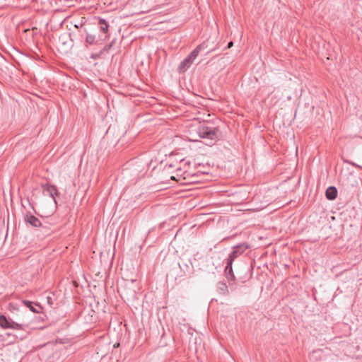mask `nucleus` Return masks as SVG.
<instances>
[{"label":"nucleus","instance_id":"nucleus-1","mask_svg":"<svg viewBox=\"0 0 362 362\" xmlns=\"http://www.w3.org/2000/svg\"><path fill=\"white\" fill-rule=\"evenodd\" d=\"M197 132L200 138L206 139L208 146H211L219 139L221 132L218 127L207 125L206 124H200L197 129Z\"/></svg>","mask_w":362,"mask_h":362},{"label":"nucleus","instance_id":"nucleus-2","mask_svg":"<svg viewBox=\"0 0 362 362\" xmlns=\"http://www.w3.org/2000/svg\"><path fill=\"white\" fill-rule=\"evenodd\" d=\"M206 48L205 44H200L198 45L184 60H182L177 67L179 73H184L193 64L194 60L197 57L199 53L202 49Z\"/></svg>","mask_w":362,"mask_h":362},{"label":"nucleus","instance_id":"nucleus-3","mask_svg":"<svg viewBox=\"0 0 362 362\" xmlns=\"http://www.w3.org/2000/svg\"><path fill=\"white\" fill-rule=\"evenodd\" d=\"M0 327L4 329H13L18 330H24L28 327L25 324H18L11 319L7 318L5 315H0Z\"/></svg>","mask_w":362,"mask_h":362},{"label":"nucleus","instance_id":"nucleus-4","mask_svg":"<svg viewBox=\"0 0 362 362\" xmlns=\"http://www.w3.org/2000/svg\"><path fill=\"white\" fill-rule=\"evenodd\" d=\"M24 221L25 223L30 224L33 227H46V222H42L39 218L32 215L30 213H28L24 216Z\"/></svg>","mask_w":362,"mask_h":362},{"label":"nucleus","instance_id":"nucleus-5","mask_svg":"<svg viewBox=\"0 0 362 362\" xmlns=\"http://www.w3.org/2000/svg\"><path fill=\"white\" fill-rule=\"evenodd\" d=\"M42 188L44 192H47L48 194L53 199L54 203L57 204L56 197L59 195L57 187L55 185L50 184L42 185Z\"/></svg>","mask_w":362,"mask_h":362},{"label":"nucleus","instance_id":"nucleus-6","mask_svg":"<svg viewBox=\"0 0 362 362\" xmlns=\"http://www.w3.org/2000/svg\"><path fill=\"white\" fill-rule=\"evenodd\" d=\"M248 246L245 244H240L233 248V251L230 253V257H232L233 259L239 257L241 254H243L247 249Z\"/></svg>","mask_w":362,"mask_h":362},{"label":"nucleus","instance_id":"nucleus-7","mask_svg":"<svg viewBox=\"0 0 362 362\" xmlns=\"http://www.w3.org/2000/svg\"><path fill=\"white\" fill-rule=\"evenodd\" d=\"M98 25L100 27V31L105 34L104 40H106L109 37L108 23L103 18H99Z\"/></svg>","mask_w":362,"mask_h":362},{"label":"nucleus","instance_id":"nucleus-8","mask_svg":"<svg viewBox=\"0 0 362 362\" xmlns=\"http://www.w3.org/2000/svg\"><path fill=\"white\" fill-rule=\"evenodd\" d=\"M326 198L329 200H334L337 197V189L334 186L329 187L325 192Z\"/></svg>","mask_w":362,"mask_h":362},{"label":"nucleus","instance_id":"nucleus-9","mask_svg":"<svg viewBox=\"0 0 362 362\" xmlns=\"http://www.w3.org/2000/svg\"><path fill=\"white\" fill-rule=\"evenodd\" d=\"M23 303L27 308H28L34 313H40L41 312L42 307L40 305L35 304V306L37 307V308H36L35 307H34L33 303L29 300H23Z\"/></svg>","mask_w":362,"mask_h":362},{"label":"nucleus","instance_id":"nucleus-10","mask_svg":"<svg viewBox=\"0 0 362 362\" xmlns=\"http://www.w3.org/2000/svg\"><path fill=\"white\" fill-rule=\"evenodd\" d=\"M217 292L221 295H228L229 293V291L226 284L223 281H219L217 284Z\"/></svg>","mask_w":362,"mask_h":362},{"label":"nucleus","instance_id":"nucleus-11","mask_svg":"<svg viewBox=\"0 0 362 362\" xmlns=\"http://www.w3.org/2000/svg\"><path fill=\"white\" fill-rule=\"evenodd\" d=\"M225 276L229 281H234L235 280V276L233 274V268L225 269Z\"/></svg>","mask_w":362,"mask_h":362},{"label":"nucleus","instance_id":"nucleus-12","mask_svg":"<svg viewBox=\"0 0 362 362\" xmlns=\"http://www.w3.org/2000/svg\"><path fill=\"white\" fill-rule=\"evenodd\" d=\"M53 219H54L53 217H48V216L46 218H42V222H44V221L46 222V223H45L46 227H43V228L49 229V225L54 224V223L52 222Z\"/></svg>","mask_w":362,"mask_h":362},{"label":"nucleus","instance_id":"nucleus-13","mask_svg":"<svg viewBox=\"0 0 362 362\" xmlns=\"http://www.w3.org/2000/svg\"><path fill=\"white\" fill-rule=\"evenodd\" d=\"M86 42L89 45H93L95 42V36L94 35L87 34Z\"/></svg>","mask_w":362,"mask_h":362},{"label":"nucleus","instance_id":"nucleus-14","mask_svg":"<svg viewBox=\"0 0 362 362\" xmlns=\"http://www.w3.org/2000/svg\"><path fill=\"white\" fill-rule=\"evenodd\" d=\"M115 43V40H112L110 44L106 45L101 50L100 54H103L105 52H108L109 50L112 48V45Z\"/></svg>","mask_w":362,"mask_h":362},{"label":"nucleus","instance_id":"nucleus-15","mask_svg":"<svg viewBox=\"0 0 362 362\" xmlns=\"http://www.w3.org/2000/svg\"><path fill=\"white\" fill-rule=\"evenodd\" d=\"M234 260L235 259H233L232 257H228L226 259V265L225 269H231Z\"/></svg>","mask_w":362,"mask_h":362},{"label":"nucleus","instance_id":"nucleus-16","mask_svg":"<svg viewBox=\"0 0 362 362\" xmlns=\"http://www.w3.org/2000/svg\"><path fill=\"white\" fill-rule=\"evenodd\" d=\"M102 55L103 54H100V52L99 53H97V54H92L90 56V58L93 59H97L100 58Z\"/></svg>","mask_w":362,"mask_h":362},{"label":"nucleus","instance_id":"nucleus-17","mask_svg":"<svg viewBox=\"0 0 362 362\" xmlns=\"http://www.w3.org/2000/svg\"><path fill=\"white\" fill-rule=\"evenodd\" d=\"M344 162L349 163L350 165H352V166H354V167H358L356 163H353V162H351V161H346V160H344Z\"/></svg>","mask_w":362,"mask_h":362},{"label":"nucleus","instance_id":"nucleus-18","mask_svg":"<svg viewBox=\"0 0 362 362\" xmlns=\"http://www.w3.org/2000/svg\"><path fill=\"white\" fill-rule=\"evenodd\" d=\"M233 45V42L232 41L229 42L227 47L230 48Z\"/></svg>","mask_w":362,"mask_h":362},{"label":"nucleus","instance_id":"nucleus-19","mask_svg":"<svg viewBox=\"0 0 362 362\" xmlns=\"http://www.w3.org/2000/svg\"><path fill=\"white\" fill-rule=\"evenodd\" d=\"M184 267H185L186 271H187V272H188L189 266H188L187 264H185L184 265Z\"/></svg>","mask_w":362,"mask_h":362},{"label":"nucleus","instance_id":"nucleus-20","mask_svg":"<svg viewBox=\"0 0 362 362\" xmlns=\"http://www.w3.org/2000/svg\"><path fill=\"white\" fill-rule=\"evenodd\" d=\"M119 346V343H116L114 344V348H117Z\"/></svg>","mask_w":362,"mask_h":362},{"label":"nucleus","instance_id":"nucleus-21","mask_svg":"<svg viewBox=\"0 0 362 362\" xmlns=\"http://www.w3.org/2000/svg\"><path fill=\"white\" fill-rule=\"evenodd\" d=\"M179 266H180V268L181 269V270H182L184 272L185 271V267L182 268V267L180 264H179Z\"/></svg>","mask_w":362,"mask_h":362},{"label":"nucleus","instance_id":"nucleus-22","mask_svg":"<svg viewBox=\"0 0 362 362\" xmlns=\"http://www.w3.org/2000/svg\"><path fill=\"white\" fill-rule=\"evenodd\" d=\"M180 171H181V169H180V168H177V175H179V173H180Z\"/></svg>","mask_w":362,"mask_h":362},{"label":"nucleus","instance_id":"nucleus-23","mask_svg":"<svg viewBox=\"0 0 362 362\" xmlns=\"http://www.w3.org/2000/svg\"><path fill=\"white\" fill-rule=\"evenodd\" d=\"M171 179L175 180V176H171Z\"/></svg>","mask_w":362,"mask_h":362}]
</instances>
